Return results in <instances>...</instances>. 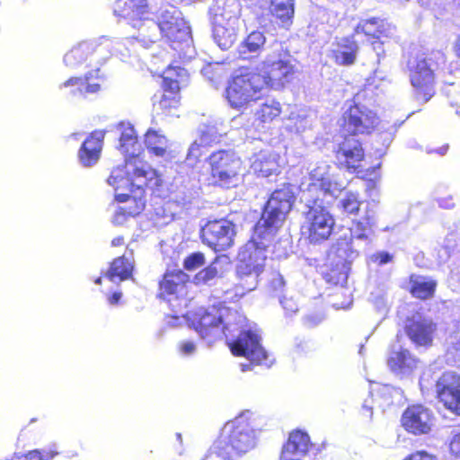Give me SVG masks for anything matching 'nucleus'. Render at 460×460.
I'll return each mask as SVG.
<instances>
[{
    "mask_svg": "<svg viewBox=\"0 0 460 460\" xmlns=\"http://www.w3.org/2000/svg\"><path fill=\"white\" fill-rule=\"evenodd\" d=\"M192 324L200 338L208 345L226 337L234 356L246 358L251 363L241 364L243 372L251 370L252 364L270 367L272 361L261 344V335L247 327L246 317L236 309L213 305L196 314Z\"/></svg>",
    "mask_w": 460,
    "mask_h": 460,
    "instance_id": "f257e3e1",
    "label": "nucleus"
},
{
    "mask_svg": "<svg viewBox=\"0 0 460 460\" xmlns=\"http://www.w3.org/2000/svg\"><path fill=\"white\" fill-rule=\"evenodd\" d=\"M118 130L120 133L119 150L128 157L123 167H117L111 172L107 182L117 192L116 199L119 202L134 201L135 208H128V213L135 216L146 205L144 188L155 190L161 185L162 179L155 169L138 156L142 146L133 126L122 122L118 126Z\"/></svg>",
    "mask_w": 460,
    "mask_h": 460,
    "instance_id": "f03ea898",
    "label": "nucleus"
},
{
    "mask_svg": "<svg viewBox=\"0 0 460 460\" xmlns=\"http://www.w3.org/2000/svg\"><path fill=\"white\" fill-rule=\"evenodd\" d=\"M114 13L129 21L132 27L137 30L134 39L146 48L149 43L159 40V27L167 26L182 18L175 6L165 5L158 11L157 21L148 19L146 17L148 13L146 0H117Z\"/></svg>",
    "mask_w": 460,
    "mask_h": 460,
    "instance_id": "7ed1b4c3",
    "label": "nucleus"
},
{
    "mask_svg": "<svg viewBox=\"0 0 460 460\" xmlns=\"http://www.w3.org/2000/svg\"><path fill=\"white\" fill-rule=\"evenodd\" d=\"M276 234L266 239L259 234L254 228L252 239L247 242L238 252L236 278L243 292H250L256 288L261 274L264 271L267 253Z\"/></svg>",
    "mask_w": 460,
    "mask_h": 460,
    "instance_id": "20e7f679",
    "label": "nucleus"
},
{
    "mask_svg": "<svg viewBox=\"0 0 460 460\" xmlns=\"http://www.w3.org/2000/svg\"><path fill=\"white\" fill-rule=\"evenodd\" d=\"M376 223L375 211L367 210L362 219L353 222L349 237L340 238L333 246V252L340 259L342 266L344 280L347 279L350 262L358 256V250L367 248L372 242L371 236Z\"/></svg>",
    "mask_w": 460,
    "mask_h": 460,
    "instance_id": "39448f33",
    "label": "nucleus"
},
{
    "mask_svg": "<svg viewBox=\"0 0 460 460\" xmlns=\"http://www.w3.org/2000/svg\"><path fill=\"white\" fill-rule=\"evenodd\" d=\"M294 200L295 195L290 185H283L273 191L256 225L257 233L268 240L272 234H277Z\"/></svg>",
    "mask_w": 460,
    "mask_h": 460,
    "instance_id": "423d86ee",
    "label": "nucleus"
},
{
    "mask_svg": "<svg viewBox=\"0 0 460 460\" xmlns=\"http://www.w3.org/2000/svg\"><path fill=\"white\" fill-rule=\"evenodd\" d=\"M260 75L263 78L264 87L280 90L288 84L294 75L295 67L290 56L284 52L279 43L272 46V51L258 67Z\"/></svg>",
    "mask_w": 460,
    "mask_h": 460,
    "instance_id": "0eeeda50",
    "label": "nucleus"
},
{
    "mask_svg": "<svg viewBox=\"0 0 460 460\" xmlns=\"http://www.w3.org/2000/svg\"><path fill=\"white\" fill-rule=\"evenodd\" d=\"M335 220L327 208L322 202L314 200L305 205L303 212L301 234L314 244L326 241L332 234Z\"/></svg>",
    "mask_w": 460,
    "mask_h": 460,
    "instance_id": "6e6552de",
    "label": "nucleus"
},
{
    "mask_svg": "<svg viewBox=\"0 0 460 460\" xmlns=\"http://www.w3.org/2000/svg\"><path fill=\"white\" fill-rule=\"evenodd\" d=\"M263 88L264 81L260 74H241L229 82L226 97L232 108L240 109L256 100Z\"/></svg>",
    "mask_w": 460,
    "mask_h": 460,
    "instance_id": "1a4fd4ad",
    "label": "nucleus"
},
{
    "mask_svg": "<svg viewBox=\"0 0 460 460\" xmlns=\"http://www.w3.org/2000/svg\"><path fill=\"white\" fill-rule=\"evenodd\" d=\"M210 174L214 184L230 188L239 181L241 159L233 151L220 150L209 156Z\"/></svg>",
    "mask_w": 460,
    "mask_h": 460,
    "instance_id": "9d476101",
    "label": "nucleus"
},
{
    "mask_svg": "<svg viewBox=\"0 0 460 460\" xmlns=\"http://www.w3.org/2000/svg\"><path fill=\"white\" fill-rule=\"evenodd\" d=\"M188 83L187 70L180 66H169L163 74L164 94L155 102V106L163 111H170L179 104L178 92Z\"/></svg>",
    "mask_w": 460,
    "mask_h": 460,
    "instance_id": "9b49d317",
    "label": "nucleus"
},
{
    "mask_svg": "<svg viewBox=\"0 0 460 460\" xmlns=\"http://www.w3.org/2000/svg\"><path fill=\"white\" fill-rule=\"evenodd\" d=\"M235 226L229 220L208 221L201 229V238L205 244L215 252H222L234 244Z\"/></svg>",
    "mask_w": 460,
    "mask_h": 460,
    "instance_id": "f8f14e48",
    "label": "nucleus"
},
{
    "mask_svg": "<svg viewBox=\"0 0 460 460\" xmlns=\"http://www.w3.org/2000/svg\"><path fill=\"white\" fill-rule=\"evenodd\" d=\"M410 79L415 99L421 103L428 102L435 94V75L430 61L416 60L411 67Z\"/></svg>",
    "mask_w": 460,
    "mask_h": 460,
    "instance_id": "ddd939ff",
    "label": "nucleus"
},
{
    "mask_svg": "<svg viewBox=\"0 0 460 460\" xmlns=\"http://www.w3.org/2000/svg\"><path fill=\"white\" fill-rule=\"evenodd\" d=\"M332 167L325 162L318 163L310 172V184L307 189V195L311 196L316 190L324 196L336 197L343 189L341 183L338 182L334 174L331 172Z\"/></svg>",
    "mask_w": 460,
    "mask_h": 460,
    "instance_id": "4468645a",
    "label": "nucleus"
},
{
    "mask_svg": "<svg viewBox=\"0 0 460 460\" xmlns=\"http://www.w3.org/2000/svg\"><path fill=\"white\" fill-rule=\"evenodd\" d=\"M343 119L345 130L352 135L370 133L378 123L376 114L361 105L351 106L344 113Z\"/></svg>",
    "mask_w": 460,
    "mask_h": 460,
    "instance_id": "2eb2a0df",
    "label": "nucleus"
},
{
    "mask_svg": "<svg viewBox=\"0 0 460 460\" xmlns=\"http://www.w3.org/2000/svg\"><path fill=\"white\" fill-rule=\"evenodd\" d=\"M438 398L452 412L460 415V376L453 372L444 373L436 381Z\"/></svg>",
    "mask_w": 460,
    "mask_h": 460,
    "instance_id": "dca6fc26",
    "label": "nucleus"
},
{
    "mask_svg": "<svg viewBox=\"0 0 460 460\" xmlns=\"http://www.w3.org/2000/svg\"><path fill=\"white\" fill-rule=\"evenodd\" d=\"M134 37L135 36H133L132 39L126 38L122 41L119 39L102 36L97 40L86 41L92 46L90 52L91 60L96 63H102L109 59L113 54H119L123 57L126 56L128 50L127 44H132L133 40H137Z\"/></svg>",
    "mask_w": 460,
    "mask_h": 460,
    "instance_id": "f3484780",
    "label": "nucleus"
},
{
    "mask_svg": "<svg viewBox=\"0 0 460 460\" xmlns=\"http://www.w3.org/2000/svg\"><path fill=\"white\" fill-rule=\"evenodd\" d=\"M209 16L213 27H238L240 9L235 0H215Z\"/></svg>",
    "mask_w": 460,
    "mask_h": 460,
    "instance_id": "a211bd4d",
    "label": "nucleus"
},
{
    "mask_svg": "<svg viewBox=\"0 0 460 460\" xmlns=\"http://www.w3.org/2000/svg\"><path fill=\"white\" fill-rule=\"evenodd\" d=\"M434 421L431 411L420 404L409 406L401 418L402 426L406 431H430Z\"/></svg>",
    "mask_w": 460,
    "mask_h": 460,
    "instance_id": "6ab92c4d",
    "label": "nucleus"
},
{
    "mask_svg": "<svg viewBox=\"0 0 460 460\" xmlns=\"http://www.w3.org/2000/svg\"><path fill=\"white\" fill-rule=\"evenodd\" d=\"M405 330L416 346H429L432 342L436 325L431 319L416 314L407 320Z\"/></svg>",
    "mask_w": 460,
    "mask_h": 460,
    "instance_id": "aec40b11",
    "label": "nucleus"
},
{
    "mask_svg": "<svg viewBox=\"0 0 460 460\" xmlns=\"http://www.w3.org/2000/svg\"><path fill=\"white\" fill-rule=\"evenodd\" d=\"M358 42L353 37H345L332 44L328 57L339 66H351L355 63L358 52Z\"/></svg>",
    "mask_w": 460,
    "mask_h": 460,
    "instance_id": "412c9836",
    "label": "nucleus"
},
{
    "mask_svg": "<svg viewBox=\"0 0 460 460\" xmlns=\"http://www.w3.org/2000/svg\"><path fill=\"white\" fill-rule=\"evenodd\" d=\"M419 360L406 349L394 347L387 359L390 370L400 376L411 375L418 367Z\"/></svg>",
    "mask_w": 460,
    "mask_h": 460,
    "instance_id": "4be33fe9",
    "label": "nucleus"
},
{
    "mask_svg": "<svg viewBox=\"0 0 460 460\" xmlns=\"http://www.w3.org/2000/svg\"><path fill=\"white\" fill-rule=\"evenodd\" d=\"M104 135L103 131H94L83 142L77 155L81 165L91 167L99 161Z\"/></svg>",
    "mask_w": 460,
    "mask_h": 460,
    "instance_id": "5701e85b",
    "label": "nucleus"
},
{
    "mask_svg": "<svg viewBox=\"0 0 460 460\" xmlns=\"http://www.w3.org/2000/svg\"><path fill=\"white\" fill-rule=\"evenodd\" d=\"M251 169L261 177H269L278 173L279 170V155L270 149L261 150L252 158Z\"/></svg>",
    "mask_w": 460,
    "mask_h": 460,
    "instance_id": "b1692460",
    "label": "nucleus"
},
{
    "mask_svg": "<svg viewBox=\"0 0 460 460\" xmlns=\"http://www.w3.org/2000/svg\"><path fill=\"white\" fill-rule=\"evenodd\" d=\"M337 157L349 169L359 167L360 162L364 157V151L360 142L354 137H346L340 144Z\"/></svg>",
    "mask_w": 460,
    "mask_h": 460,
    "instance_id": "393cba45",
    "label": "nucleus"
},
{
    "mask_svg": "<svg viewBox=\"0 0 460 460\" xmlns=\"http://www.w3.org/2000/svg\"><path fill=\"white\" fill-rule=\"evenodd\" d=\"M355 34H365L369 40L391 38L395 32V28L384 20L372 18L361 21L354 30Z\"/></svg>",
    "mask_w": 460,
    "mask_h": 460,
    "instance_id": "a878e982",
    "label": "nucleus"
},
{
    "mask_svg": "<svg viewBox=\"0 0 460 460\" xmlns=\"http://www.w3.org/2000/svg\"><path fill=\"white\" fill-rule=\"evenodd\" d=\"M164 37L173 43L189 44L190 40V30L183 18L178 19L175 22L167 26L159 27V40Z\"/></svg>",
    "mask_w": 460,
    "mask_h": 460,
    "instance_id": "bb28decb",
    "label": "nucleus"
},
{
    "mask_svg": "<svg viewBox=\"0 0 460 460\" xmlns=\"http://www.w3.org/2000/svg\"><path fill=\"white\" fill-rule=\"evenodd\" d=\"M99 69H95L85 75L84 78L71 77L64 83L65 87H75L72 90L74 95L85 96L86 93H97L100 89V84L92 81L93 79H99Z\"/></svg>",
    "mask_w": 460,
    "mask_h": 460,
    "instance_id": "cd10ccee",
    "label": "nucleus"
},
{
    "mask_svg": "<svg viewBox=\"0 0 460 460\" xmlns=\"http://www.w3.org/2000/svg\"><path fill=\"white\" fill-rule=\"evenodd\" d=\"M145 146L148 152L162 158L169 157V142L167 137L160 131L155 129H148L145 134Z\"/></svg>",
    "mask_w": 460,
    "mask_h": 460,
    "instance_id": "c85d7f7f",
    "label": "nucleus"
},
{
    "mask_svg": "<svg viewBox=\"0 0 460 460\" xmlns=\"http://www.w3.org/2000/svg\"><path fill=\"white\" fill-rule=\"evenodd\" d=\"M393 393H397V390L389 385L382 386L375 395L372 394L371 398L365 400L362 410L369 412V417L372 416L375 407L381 409L384 412L386 407L393 404Z\"/></svg>",
    "mask_w": 460,
    "mask_h": 460,
    "instance_id": "c756f323",
    "label": "nucleus"
},
{
    "mask_svg": "<svg viewBox=\"0 0 460 460\" xmlns=\"http://www.w3.org/2000/svg\"><path fill=\"white\" fill-rule=\"evenodd\" d=\"M182 273L177 275L165 274L164 280L160 284V296L168 302L172 303L174 298H178V294L184 290Z\"/></svg>",
    "mask_w": 460,
    "mask_h": 460,
    "instance_id": "7c9ffc66",
    "label": "nucleus"
},
{
    "mask_svg": "<svg viewBox=\"0 0 460 460\" xmlns=\"http://www.w3.org/2000/svg\"><path fill=\"white\" fill-rule=\"evenodd\" d=\"M270 11L282 26H288L294 17L295 0H271Z\"/></svg>",
    "mask_w": 460,
    "mask_h": 460,
    "instance_id": "2f4dec72",
    "label": "nucleus"
},
{
    "mask_svg": "<svg viewBox=\"0 0 460 460\" xmlns=\"http://www.w3.org/2000/svg\"><path fill=\"white\" fill-rule=\"evenodd\" d=\"M226 134V127L221 120H215L204 124L199 128L200 145L209 146L219 141L222 136Z\"/></svg>",
    "mask_w": 460,
    "mask_h": 460,
    "instance_id": "473e14b6",
    "label": "nucleus"
},
{
    "mask_svg": "<svg viewBox=\"0 0 460 460\" xmlns=\"http://www.w3.org/2000/svg\"><path fill=\"white\" fill-rule=\"evenodd\" d=\"M91 48L92 46L85 41L75 46L64 56L66 66L71 69H76L83 66L88 58H90Z\"/></svg>",
    "mask_w": 460,
    "mask_h": 460,
    "instance_id": "72a5a7b5",
    "label": "nucleus"
},
{
    "mask_svg": "<svg viewBox=\"0 0 460 460\" xmlns=\"http://www.w3.org/2000/svg\"><path fill=\"white\" fill-rule=\"evenodd\" d=\"M283 125L291 133L302 134L311 127V121L305 111L296 109L284 119Z\"/></svg>",
    "mask_w": 460,
    "mask_h": 460,
    "instance_id": "f704fd0d",
    "label": "nucleus"
},
{
    "mask_svg": "<svg viewBox=\"0 0 460 460\" xmlns=\"http://www.w3.org/2000/svg\"><path fill=\"white\" fill-rule=\"evenodd\" d=\"M437 282L430 278L424 276L411 277V292L420 299H428L435 292Z\"/></svg>",
    "mask_w": 460,
    "mask_h": 460,
    "instance_id": "c9c22d12",
    "label": "nucleus"
},
{
    "mask_svg": "<svg viewBox=\"0 0 460 460\" xmlns=\"http://www.w3.org/2000/svg\"><path fill=\"white\" fill-rule=\"evenodd\" d=\"M266 43V37L260 31H252L239 47L243 58H248L250 54H258Z\"/></svg>",
    "mask_w": 460,
    "mask_h": 460,
    "instance_id": "e433bc0d",
    "label": "nucleus"
},
{
    "mask_svg": "<svg viewBox=\"0 0 460 460\" xmlns=\"http://www.w3.org/2000/svg\"><path fill=\"white\" fill-rule=\"evenodd\" d=\"M133 266L128 259L124 256L119 257L113 261L106 276L113 282L117 279L122 281L129 278Z\"/></svg>",
    "mask_w": 460,
    "mask_h": 460,
    "instance_id": "4c0bfd02",
    "label": "nucleus"
},
{
    "mask_svg": "<svg viewBox=\"0 0 460 460\" xmlns=\"http://www.w3.org/2000/svg\"><path fill=\"white\" fill-rule=\"evenodd\" d=\"M238 27H213V37L221 49H228L236 40Z\"/></svg>",
    "mask_w": 460,
    "mask_h": 460,
    "instance_id": "58836bf2",
    "label": "nucleus"
},
{
    "mask_svg": "<svg viewBox=\"0 0 460 460\" xmlns=\"http://www.w3.org/2000/svg\"><path fill=\"white\" fill-rule=\"evenodd\" d=\"M254 443L250 433H235L229 437L226 444V449L228 447L238 455L243 454L253 448Z\"/></svg>",
    "mask_w": 460,
    "mask_h": 460,
    "instance_id": "ea45409f",
    "label": "nucleus"
},
{
    "mask_svg": "<svg viewBox=\"0 0 460 460\" xmlns=\"http://www.w3.org/2000/svg\"><path fill=\"white\" fill-rule=\"evenodd\" d=\"M281 113V106L279 102L274 100L268 101L261 104L257 110L255 115L262 123H270L278 118Z\"/></svg>",
    "mask_w": 460,
    "mask_h": 460,
    "instance_id": "a19ab883",
    "label": "nucleus"
},
{
    "mask_svg": "<svg viewBox=\"0 0 460 460\" xmlns=\"http://www.w3.org/2000/svg\"><path fill=\"white\" fill-rule=\"evenodd\" d=\"M361 201L358 193L347 191L338 201L337 207L346 214H357L359 210Z\"/></svg>",
    "mask_w": 460,
    "mask_h": 460,
    "instance_id": "79ce46f5",
    "label": "nucleus"
},
{
    "mask_svg": "<svg viewBox=\"0 0 460 460\" xmlns=\"http://www.w3.org/2000/svg\"><path fill=\"white\" fill-rule=\"evenodd\" d=\"M58 453L55 450H30L25 454L14 456L15 460H52Z\"/></svg>",
    "mask_w": 460,
    "mask_h": 460,
    "instance_id": "37998d69",
    "label": "nucleus"
},
{
    "mask_svg": "<svg viewBox=\"0 0 460 460\" xmlns=\"http://www.w3.org/2000/svg\"><path fill=\"white\" fill-rule=\"evenodd\" d=\"M252 416L250 411H245L237 416L234 420L228 421L225 424L224 429L227 431H234V429H241L242 431L248 427V420Z\"/></svg>",
    "mask_w": 460,
    "mask_h": 460,
    "instance_id": "c03bdc74",
    "label": "nucleus"
},
{
    "mask_svg": "<svg viewBox=\"0 0 460 460\" xmlns=\"http://www.w3.org/2000/svg\"><path fill=\"white\" fill-rule=\"evenodd\" d=\"M216 264V261H214L208 267L199 271L195 276L196 282L198 284H209L211 281H213L218 275V270Z\"/></svg>",
    "mask_w": 460,
    "mask_h": 460,
    "instance_id": "a18cd8bd",
    "label": "nucleus"
},
{
    "mask_svg": "<svg viewBox=\"0 0 460 460\" xmlns=\"http://www.w3.org/2000/svg\"><path fill=\"white\" fill-rule=\"evenodd\" d=\"M441 245L451 256L460 253V239L454 234L447 235Z\"/></svg>",
    "mask_w": 460,
    "mask_h": 460,
    "instance_id": "49530a36",
    "label": "nucleus"
},
{
    "mask_svg": "<svg viewBox=\"0 0 460 460\" xmlns=\"http://www.w3.org/2000/svg\"><path fill=\"white\" fill-rule=\"evenodd\" d=\"M205 264V257L201 252H193L184 260V268L187 270H195Z\"/></svg>",
    "mask_w": 460,
    "mask_h": 460,
    "instance_id": "de8ad7c7",
    "label": "nucleus"
},
{
    "mask_svg": "<svg viewBox=\"0 0 460 460\" xmlns=\"http://www.w3.org/2000/svg\"><path fill=\"white\" fill-rule=\"evenodd\" d=\"M402 460H438V458L425 450H417L406 456Z\"/></svg>",
    "mask_w": 460,
    "mask_h": 460,
    "instance_id": "09e8293b",
    "label": "nucleus"
},
{
    "mask_svg": "<svg viewBox=\"0 0 460 460\" xmlns=\"http://www.w3.org/2000/svg\"><path fill=\"white\" fill-rule=\"evenodd\" d=\"M449 451L455 459L460 460V433H456L451 439Z\"/></svg>",
    "mask_w": 460,
    "mask_h": 460,
    "instance_id": "8fccbe9b",
    "label": "nucleus"
},
{
    "mask_svg": "<svg viewBox=\"0 0 460 460\" xmlns=\"http://www.w3.org/2000/svg\"><path fill=\"white\" fill-rule=\"evenodd\" d=\"M270 288L278 292L281 291L285 287V280L282 275L279 273H273L270 281Z\"/></svg>",
    "mask_w": 460,
    "mask_h": 460,
    "instance_id": "3c124183",
    "label": "nucleus"
},
{
    "mask_svg": "<svg viewBox=\"0 0 460 460\" xmlns=\"http://www.w3.org/2000/svg\"><path fill=\"white\" fill-rule=\"evenodd\" d=\"M180 351L184 356H190L196 351V345L192 341H182L179 345Z\"/></svg>",
    "mask_w": 460,
    "mask_h": 460,
    "instance_id": "603ef678",
    "label": "nucleus"
},
{
    "mask_svg": "<svg viewBox=\"0 0 460 460\" xmlns=\"http://www.w3.org/2000/svg\"><path fill=\"white\" fill-rule=\"evenodd\" d=\"M371 259L373 261L377 262L379 265H384L392 260V255L385 252H380L373 254Z\"/></svg>",
    "mask_w": 460,
    "mask_h": 460,
    "instance_id": "864d4df0",
    "label": "nucleus"
},
{
    "mask_svg": "<svg viewBox=\"0 0 460 460\" xmlns=\"http://www.w3.org/2000/svg\"><path fill=\"white\" fill-rule=\"evenodd\" d=\"M280 304L282 305L284 310H286L288 313H295L297 311L298 306L297 304L293 298H281L279 300Z\"/></svg>",
    "mask_w": 460,
    "mask_h": 460,
    "instance_id": "5fc2aeb1",
    "label": "nucleus"
},
{
    "mask_svg": "<svg viewBox=\"0 0 460 460\" xmlns=\"http://www.w3.org/2000/svg\"><path fill=\"white\" fill-rule=\"evenodd\" d=\"M199 146H201L200 142L198 143L197 140L190 146V147L189 149L188 156H187V159L189 161H191L192 159L196 160L201 155V151H200Z\"/></svg>",
    "mask_w": 460,
    "mask_h": 460,
    "instance_id": "6e6d98bb",
    "label": "nucleus"
},
{
    "mask_svg": "<svg viewBox=\"0 0 460 460\" xmlns=\"http://www.w3.org/2000/svg\"><path fill=\"white\" fill-rule=\"evenodd\" d=\"M451 257L442 245L437 250V260L439 263H446Z\"/></svg>",
    "mask_w": 460,
    "mask_h": 460,
    "instance_id": "4d7b16f0",
    "label": "nucleus"
},
{
    "mask_svg": "<svg viewBox=\"0 0 460 460\" xmlns=\"http://www.w3.org/2000/svg\"><path fill=\"white\" fill-rule=\"evenodd\" d=\"M439 207L444 208H451L454 207V202L451 197L448 198H437Z\"/></svg>",
    "mask_w": 460,
    "mask_h": 460,
    "instance_id": "13d9d810",
    "label": "nucleus"
},
{
    "mask_svg": "<svg viewBox=\"0 0 460 460\" xmlns=\"http://www.w3.org/2000/svg\"><path fill=\"white\" fill-rule=\"evenodd\" d=\"M184 319L180 316H170L167 319V324L171 327H176L181 325Z\"/></svg>",
    "mask_w": 460,
    "mask_h": 460,
    "instance_id": "bf43d9fd",
    "label": "nucleus"
},
{
    "mask_svg": "<svg viewBox=\"0 0 460 460\" xmlns=\"http://www.w3.org/2000/svg\"><path fill=\"white\" fill-rule=\"evenodd\" d=\"M420 386L421 388V390H423L424 388L428 389L429 388V374L428 373H424L421 377L420 378Z\"/></svg>",
    "mask_w": 460,
    "mask_h": 460,
    "instance_id": "052dcab7",
    "label": "nucleus"
},
{
    "mask_svg": "<svg viewBox=\"0 0 460 460\" xmlns=\"http://www.w3.org/2000/svg\"><path fill=\"white\" fill-rule=\"evenodd\" d=\"M121 297L120 293H114L111 296L109 297V302L111 305H115L119 302Z\"/></svg>",
    "mask_w": 460,
    "mask_h": 460,
    "instance_id": "680f3d73",
    "label": "nucleus"
},
{
    "mask_svg": "<svg viewBox=\"0 0 460 460\" xmlns=\"http://www.w3.org/2000/svg\"><path fill=\"white\" fill-rule=\"evenodd\" d=\"M123 243V238L119 236V237H116L114 238L112 241H111V244L112 246H119Z\"/></svg>",
    "mask_w": 460,
    "mask_h": 460,
    "instance_id": "e2e57ef3",
    "label": "nucleus"
},
{
    "mask_svg": "<svg viewBox=\"0 0 460 460\" xmlns=\"http://www.w3.org/2000/svg\"><path fill=\"white\" fill-rule=\"evenodd\" d=\"M372 44H373L374 49L376 51V54L379 55L380 54L379 50L381 49L380 47H381V44H383V41H380V42L375 41V42H372Z\"/></svg>",
    "mask_w": 460,
    "mask_h": 460,
    "instance_id": "0e129e2a",
    "label": "nucleus"
},
{
    "mask_svg": "<svg viewBox=\"0 0 460 460\" xmlns=\"http://www.w3.org/2000/svg\"><path fill=\"white\" fill-rule=\"evenodd\" d=\"M447 146H442L436 150V152L438 154H439L440 155H444L447 153Z\"/></svg>",
    "mask_w": 460,
    "mask_h": 460,
    "instance_id": "69168bd1",
    "label": "nucleus"
},
{
    "mask_svg": "<svg viewBox=\"0 0 460 460\" xmlns=\"http://www.w3.org/2000/svg\"><path fill=\"white\" fill-rule=\"evenodd\" d=\"M456 51L458 56H460V37L457 39L456 44Z\"/></svg>",
    "mask_w": 460,
    "mask_h": 460,
    "instance_id": "338daca9",
    "label": "nucleus"
},
{
    "mask_svg": "<svg viewBox=\"0 0 460 460\" xmlns=\"http://www.w3.org/2000/svg\"><path fill=\"white\" fill-rule=\"evenodd\" d=\"M320 195L323 196L320 191H319V194L316 196V198H315V199H314V196H311V199H313V200L308 199V200H307V204H312V203H313V201H314V200H316V199L319 201V199H320Z\"/></svg>",
    "mask_w": 460,
    "mask_h": 460,
    "instance_id": "774afa93",
    "label": "nucleus"
}]
</instances>
